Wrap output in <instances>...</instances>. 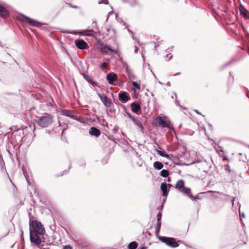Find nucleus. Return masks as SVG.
Segmentation results:
<instances>
[{
    "label": "nucleus",
    "mask_w": 249,
    "mask_h": 249,
    "mask_svg": "<svg viewBox=\"0 0 249 249\" xmlns=\"http://www.w3.org/2000/svg\"><path fill=\"white\" fill-rule=\"evenodd\" d=\"M26 179H27V181L28 182V183H29V184L30 185V182L29 181L28 179H27V178H26Z\"/></svg>",
    "instance_id": "680f3d73"
},
{
    "label": "nucleus",
    "mask_w": 249,
    "mask_h": 249,
    "mask_svg": "<svg viewBox=\"0 0 249 249\" xmlns=\"http://www.w3.org/2000/svg\"><path fill=\"white\" fill-rule=\"evenodd\" d=\"M240 12L241 15H243L244 17V18H248L247 14L245 12H244V11L241 10H240Z\"/></svg>",
    "instance_id": "c756f323"
},
{
    "label": "nucleus",
    "mask_w": 249,
    "mask_h": 249,
    "mask_svg": "<svg viewBox=\"0 0 249 249\" xmlns=\"http://www.w3.org/2000/svg\"><path fill=\"white\" fill-rule=\"evenodd\" d=\"M132 38L133 39H135V37L133 36H132Z\"/></svg>",
    "instance_id": "0e129e2a"
},
{
    "label": "nucleus",
    "mask_w": 249,
    "mask_h": 249,
    "mask_svg": "<svg viewBox=\"0 0 249 249\" xmlns=\"http://www.w3.org/2000/svg\"><path fill=\"white\" fill-rule=\"evenodd\" d=\"M75 45L77 48L80 50H84L88 48V44L82 39L75 40Z\"/></svg>",
    "instance_id": "6e6552de"
},
{
    "label": "nucleus",
    "mask_w": 249,
    "mask_h": 249,
    "mask_svg": "<svg viewBox=\"0 0 249 249\" xmlns=\"http://www.w3.org/2000/svg\"><path fill=\"white\" fill-rule=\"evenodd\" d=\"M148 69L149 70H150V71L152 70L150 64H148Z\"/></svg>",
    "instance_id": "5fc2aeb1"
},
{
    "label": "nucleus",
    "mask_w": 249,
    "mask_h": 249,
    "mask_svg": "<svg viewBox=\"0 0 249 249\" xmlns=\"http://www.w3.org/2000/svg\"><path fill=\"white\" fill-rule=\"evenodd\" d=\"M152 43H154L155 44V49H156L157 48V47L159 46V44L157 45L156 43L155 42H154V41H153Z\"/></svg>",
    "instance_id": "79ce46f5"
},
{
    "label": "nucleus",
    "mask_w": 249,
    "mask_h": 249,
    "mask_svg": "<svg viewBox=\"0 0 249 249\" xmlns=\"http://www.w3.org/2000/svg\"><path fill=\"white\" fill-rule=\"evenodd\" d=\"M69 6H70V7H71V8H73L74 9H79V7L77 6V5H72L71 4V3H66Z\"/></svg>",
    "instance_id": "72a5a7b5"
},
{
    "label": "nucleus",
    "mask_w": 249,
    "mask_h": 249,
    "mask_svg": "<svg viewBox=\"0 0 249 249\" xmlns=\"http://www.w3.org/2000/svg\"><path fill=\"white\" fill-rule=\"evenodd\" d=\"M131 120L134 123V124L136 126H138V127L139 128V129L141 131H143V125H142V124L141 121L140 120L134 117Z\"/></svg>",
    "instance_id": "6ab92c4d"
},
{
    "label": "nucleus",
    "mask_w": 249,
    "mask_h": 249,
    "mask_svg": "<svg viewBox=\"0 0 249 249\" xmlns=\"http://www.w3.org/2000/svg\"><path fill=\"white\" fill-rule=\"evenodd\" d=\"M63 249H72L71 247L69 245L64 246Z\"/></svg>",
    "instance_id": "58836bf2"
},
{
    "label": "nucleus",
    "mask_w": 249,
    "mask_h": 249,
    "mask_svg": "<svg viewBox=\"0 0 249 249\" xmlns=\"http://www.w3.org/2000/svg\"><path fill=\"white\" fill-rule=\"evenodd\" d=\"M20 232H21L20 236H21V237L22 238L23 237V231L22 230H20Z\"/></svg>",
    "instance_id": "de8ad7c7"
},
{
    "label": "nucleus",
    "mask_w": 249,
    "mask_h": 249,
    "mask_svg": "<svg viewBox=\"0 0 249 249\" xmlns=\"http://www.w3.org/2000/svg\"><path fill=\"white\" fill-rule=\"evenodd\" d=\"M107 79L109 84H113L114 82L117 81L118 76L115 73L110 72L107 75Z\"/></svg>",
    "instance_id": "1a4fd4ad"
},
{
    "label": "nucleus",
    "mask_w": 249,
    "mask_h": 249,
    "mask_svg": "<svg viewBox=\"0 0 249 249\" xmlns=\"http://www.w3.org/2000/svg\"><path fill=\"white\" fill-rule=\"evenodd\" d=\"M0 46H2V44L1 42L0 41Z\"/></svg>",
    "instance_id": "052dcab7"
},
{
    "label": "nucleus",
    "mask_w": 249,
    "mask_h": 249,
    "mask_svg": "<svg viewBox=\"0 0 249 249\" xmlns=\"http://www.w3.org/2000/svg\"><path fill=\"white\" fill-rule=\"evenodd\" d=\"M154 167L157 170H160L163 167V164L160 161H155L153 164Z\"/></svg>",
    "instance_id": "aec40b11"
},
{
    "label": "nucleus",
    "mask_w": 249,
    "mask_h": 249,
    "mask_svg": "<svg viewBox=\"0 0 249 249\" xmlns=\"http://www.w3.org/2000/svg\"><path fill=\"white\" fill-rule=\"evenodd\" d=\"M166 85L167 86H171V83L170 82H167Z\"/></svg>",
    "instance_id": "3c124183"
},
{
    "label": "nucleus",
    "mask_w": 249,
    "mask_h": 249,
    "mask_svg": "<svg viewBox=\"0 0 249 249\" xmlns=\"http://www.w3.org/2000/svg\"><path fill=\"white\" fill-rule=\"evenodd\" d=\"M166 57L169 58V59H171L172 58V55L171 53H168L166 55Z\"/></svg>",
    "instance_id": "ea45409f"
},
{
    "label": "nucleus",
    "mask_w": 249,
    "mask_h": 249,
    "mask_svg": "<svg viewBox=\"0 0 249 249\" xmlns=\"http://www.w3.org/2000/svg\"><path fill=\"white\" fill-rule=\"evenodd\" d=\"M124 115L127 116L128 117H129L131 120L134 117V116H132L130 113H129L127 112H125Z\"/></svg>",
    "instance_id": "473e14b6"
},
{
    "label": "nucleus",
    "mask_w": 249,
    "mask_h": 249,
    "mask_svg": "<svg viewBox=\"0 0 249 249\" xmlns=\"http://www.w3.org/2000/svg\"><path fill=\"white\" fill-rule=\"evenodd\" d=\"M151 71L152 72V73H153V75H154V78H155V79H156V78H157V77H156V76L155 74H154V72L152 71V70H151Z\"/></svg>",
    "instance_id": "864d4df0"
},
{
    "label": "nucleus",
    "mask_w": 249,
    "mask_h": 249,
    "mask_svg": "<svg viewBox=\"0 0 249 249\" xmlns=\"http://www.w3.org/2000/svg\"><path fill=\"white\" fill-rule=\"evenodd\" d=\"M100 51L102 53L108 55H111L112 53H113L115 54L117 53V51L116 50L112 49L109 46L107 45L104 44H102L101 45Z\"/></svg>",
    "instance_id": "423d86ee"
},
{
    "label": "nucleus",
    "mask_w": 249,
    "mask_h": 249,
    "mask_svg": "<svg viewBox=\"0 0 249 249\" xmlns=\"http://www.w3.org/2000/svg\"><path fill=\"white\" fill-rule=\"evenodd\" d=\"M174 94L175 95V96H176V105L179 106L180 107H182L179 104V100L177 99V94L176 93L174 92Z\"/></svg>",
    "instance_id": "7c9ffc66"
},
{
    "label": "nucleus",
    "mask_w": 249,
    "mask_h": 249,
    "mask_svg": "<svg viewBox=\"0 0 249 249\" xmlns=\"http://www.w3.org/2000/svg\"><path fill=\"white\" fill-rule=\"evenodd\" d=\"M208 125H209V126L210 129H212H212H213V126H212V124H208Z\"/></svg>",
    "instance_id": "49530a36"
},
{
    "label": "nucleus",
    "mask_w": 249,
    "mask_h": 249,
    "mask_svg": "<svg viewBox=\"0 0 249 249\" xmlns=\"http://www.w3.org/2000/svg\"><path fill=\"white\" fill-rule=\"evenodd\" d=\"M195 111L197 114L201 115V114L197 110H195Z\"/></svg>",
    "instance_id": "603ef678"
},
{
    "label": "nucleus",
    "mask_w": 249,
    "mask_h": 249,
    "mask_svg": "<svg viewBox=\"0 0 249 249\" xmlns=\"http://www.w3.org/2000/svg\"><path fill=\"white\" fill-rule=\"evenodd\" d=\"M158 239L161 242L165 243L168 246L172 248L178 247L179 245L176 241V239L172 237H167L165 236H159Z\"/></svg>",
    "instance_id": "39448f33"
},
{
    "label": "nucleus",
    "mask_w": 249,
    "mask_h": 249,
    "mask_svg": "<svg viewBox=\"0 0 249 249\" xmlns=\"http://www.w3.org/2000/svg\"><path fill=\"white\" fill-rule=\"evenodd\" d=\"M236 197H233V199L232 200V207L234 205V200L235 199Z\"/></svg>",
    "instance_id": "c03bdc74"
},
{
    "label": "nucleus",
    "mask_w": 249,
    "mask_h": 249,
    "mask_svg": "<svg viewBox=\"0 0 249 249\" xmlns=\"http://www.w3.org/2000/svg\"><path fill=\"white\" fill-rule=\"evenodd\" d=\"M231 80L232 82L234 81V77L231 75V74L229 73V81Z\"/></svg>",
    "instance_id": "e433bc0d"
},
{
    "label": "nucleus",
    "mask_w": 249,
    "mask_h": 249,
    "mask_svg": "<svg viewBox=\"0 0 249 249\" xmlns=\"http://www.w3.org/2000/svg\"><path fill=\"white\" fill-rule=\"evenodd\" d=\"M158 83L161 85H163V83L161 82L160 81H159Z\"/></svg>",
    "instance_id": "13d9d810"
},
{
    "label": "nucleus",
    "mask_w": 249,
    "mask_h": 249,
    "mask_svg": "<svg viewBox=\"0 0 249 249\" xmlns=\"http://www.w3.org/2000/svg\"><path fill=\"white\" fill-rule=\"evenodd\" d=\"M84 78L89 83H90L92 86L95 87L98 86V84L96 82L94 81L92 78L89 76L88 73H84Z\"/></svg>",
    "instance_id": "9b49d317"
},
{
    "label": "nucleus",
    "mask_w": 249,
    "mask_h": 249,
    "mask_svg": "<svg viewBox=\"0 0 249 249\" xmlns=\"http://www.w3.org/2000/svg\"><path fill=\"white\" fill-rule=\"evenodd\" d=\"M106 65V63H103L100 66V68L101 69H103V68L105 66V65Z\"/></svg>",
    "instance_id": "a19ab883"
},
{
    "label": "nucleus",
    "mask_w": 249,
    "mask_h": 249,
    "mask_svg": "<svg viewBox=\"0 0 249 249\" xmlns=\"http://www.w3.org/2000/svg\"><path fill=\"white\" fill-rule=\"evenodd\" d=\"M161 224V221H157V224L155 227V233L156 234H158L160 232Z\"/></svg>",
    "instance_id": "4be33fe9"
},
{
    "label": "nucleus",
    "mask_w": 249,
    "mask_h": 249,
    "mask_svg": "<svg viewBox=\"0 0 249 249\" xmlns=\"http://www.w3.org/2000/svg\"><path fill=\"white\" fill-rule=\"evenodd\" d=\"M9 11L2 5L0 4V17L6 18L9 16Z\"/></svg>",
    "instance_id": "f8f14e48"
},
{
    "label": "nucleus",
    "mask_w": 249,
    "mask_h": 249,
    "mask_svg": "<svg viewBox=\"0 0 249 249\" xmlns=\"http://www.w3.org/2000/svg\"><path fill=\"white\" fill-rule=\"evenodd\" d=\"M138 2L136 0H133V1L130 2V4L132 6H135L137 4Z\"/></svg>",
    "instance_id": "f704fd0d"
},
{
    "label": "nucleus",
    "mask_w": 249,
    "mask_h": 249,
    "mask_svg": "<svg viewBox=\"0 0 249 249\" xmlns=\"http://www.w3.org/2000/svg\"><path fill=\"white\" fill-rule=\"evenodd\" d=\"M240 217H245V214H244V213H242V214H241V213H240Z\"/></svg>",
    "instance_id": "09e8293b"
},
{
    "label": "nucleus",
    "mask_w": 249,
    "mask_h": 249,
    "mask_svg": "<svg viewBox=\"0 0 249 249\" xmlns=\"http://www.w3.org/2000/svg\"><path fill=\"white\" fill-rule=\"evenodd\" d=\"M132 85L138 89H140V85L137 82L133 81L132 82Z\"/></svg>",
    "instance_id": "cd10ccee"
},
{
    "label": "nucleus",
    "mask_w": 249,
    "mask_h": 249,
    "mask_svg": "<svg viewBox=\"0 0 249 249\" xmlns=\"http://www.w3.org/2000/svg\"><path fill=\"white\" fill-rule=\"evenodd\" d=\"M132 38L133 39H135V37L133 36H132Z\"/></svg>",
    "instance_id": "69168bd1"
},
{
    "label": "nucleus",
    "mask_w": 249,
    "mask_h": 249,
    "mask_svg": "<svg viewBox=\"0 0 249 249\" xmlns=\"http://www.w3.org/2000/svg\"><path fill=\"white\" fill-rule=\"evenodd\" d=\"M168 186L169 187V188H170V187L172 186V185L171 184H168Z\"/></svg>",
    "instance_id": "4d7b16f0"
},
{
    "label": "nucleus",
    "mask_w": 249,
    "mask_h": 249,
    "mask_svg": "<svg viewBox=\"0 0 249 249\" xmlns=\"http://www.w3.org/2000/svg\"><path fill=\"white\" fill-rule=\"evenodd\" d=\"M156 120L158 122L159 125L161 126L163 128H170L169 124H168V123L166 122L161 117H158L156 118Z\"/></svg>",
    "instance_id": "ddd939ff"
},
{
    "label": "nucleus",
    "mask_w": 249,
    "mask_h": 249,
    "mask_svg": "<svg viewBox=\"0 0 249 249\" xmlns=\"http://www.w3.org/2000/svg\"><path fill=\"white\" fill-rule=\"evenodd\" d=\"M43 249H48V248H43Z\"/></svg>",
    "instance_id": "774afa93"
},
{
    "label": "nucleus",
    "mask_w": 249,
    "mask_h": 249,
    "mask_svg": "<svg viewBox=\"0 0 249 249\" xmlns=\"http://www.w3.org/2000/svg\"><path fill=\"white\" fill-rule=\"evenodd\" d=\"M171 181V179H170V178H168V181Z\"/></svg>",
    "instance_id": "bf43d9fd"
},
{
    "label": "nucleus",
    "mask_w": 249,
    "mask_h": 249,
    "mask_svg": "<svg viewBox=\"0 0 249 249\" xmlns=\"http://www.w3.org/2000/svg\"><path fill=\"white\" fill-rule=\"evenodd\" d=\"M180 74V72H178L176 74H174V76L178 75H179Z\"/></svg>",
    "instance_id": "6e6d98bb"
},
{
    "label": "nucleus",
    "mask_w": 249,
    "mask_h": 249,
    "mask_svg": "<svg viewBox=\"0 0 249 249\" xmlns=\"http://www.w3.org/2000/svg\"><path fill=\"white\" fill-rule=\"evenodd\" d=\"M36 121L39 126L45 128L49 127L53 124V119L51 114L45 113L42 116L37 117Z\"/></svg>",
    "instance_id": "f03ea898"
},
{
    "label": "nucleus",
    "mask_w": 249,
    "mask_h": 249,
    "mask_svg": "<svg viewBox=\"0 0 249 249\" xmlns=\"http://www.w3.org/2000/svg\"><path fill=\"white\" fill-rule=\"evenodd\" d=\"M92 27L94 28L95 29H98V26H97V23L96 21H93L92 22Z\"/></svg>",
    "instance_id": "c9c22d12"
},
{
    "label": "nucleus",
    "mask_w": 249,
    "mask_h": 249,
    "mask_svg": "<svg viewBox=\"0 0 249 249\" xmlns=\"http://www.w3.org/2000/svg\"><path fill=\"white\" fill-rule=\"evenodd\" d=\"M118 97L119 100L123 103H125L130 100V98L127 95V93L125 91L120 92L119 93Z\"/></svg>",
    "instance_id": "9d476101"
},
{
    "label": "nucleus",
    "mask_w": 249,
    "mask_h": 249,
    "mask_svg": "<svg viewBox=\"0 0 249 249\" xmlns=\"http://www.w3.org/2000/svg\"><path fill=\"white\" fill-rule=\"evenodd\" d=\"M169 175V172L167 170L163 169L160 172V175L163 178L167 177Z\"/></svg>",
    "instance_id": "b1692460"
},
{
    "label": "nucleus",
    "mask_w": 249,
    "mask_h": 249,
    "mask_svg": "<svg viewBox=\"0 0 249 249\" xmlns=\"http://www.w3.org/2000/svg\"><path fill=\"white\" fill-rule=\"evenodd\" d=\"M28 214H29V216H30V215H31V213L29 212Z\"/></svg>",
    "instance_id": "e2e57ef3"
},
{
    "label": "nucleus",
    "mask_w": 249,
    "mask_h": 249,
    "mask_svg": "<svg viewBox=\"0 0 249 249\" xmlns=\"http://www.w3.org/2000/svg\"><path fill=\"white\" fill-rule=\"evenodd\" d=\"M159 38H158V39H157V42H160V41H159Z\"/></svg>",
    "instance_id": "338daca9"
},
{
    "label": "nucleus",
    "mask_w": 249,
    "mask_h": 249,
    "mask_svg": "<svg viewBox=\"0 0 249 249\" xmlns=\"http://www.w3.org/2000/svg\"><path fill=\"white\" fill-rule=\"evenodd\" d=\"M175 188L178 189L180 192L187 196L189 198L194 199H198L199 197L196 196H194L191 193L190 188L186 187L184 186V182L183 180H178L175 184Z\"/></svg>",
    "instance_id": "7ed1b4c3"
},
{
    "label": "nucleus",
    "mask_w": 249,
    "mask_h": 249,
    "mask_svg": "<svg viewBox=\"0 0 249 249\" xmlns=\"http://www.w3.org/2000/svg\"><path fill=\"white\" fill-rule=\"evenodd\" d=\"M157 153L161 157L167 158L168 160H171V158L173 157L172 154H168L164 150H156Z\"/></svg>",
    "instance_id": "dca6fc26"
},
{
    "label": "nucleus",
    "mask_w": 249,
    "mask_h": 249,
    "mask_svg": "<svg viewBox=\"0 0 249 249\" xmlns=\"http://www.w3.org/2000/svg\"><path fill=\"white\" fill-rule=\"evenodd\" d=\"M17 18L21 22L28 23L33 26L39 27L41 26V24L37 20L26 16L22 14H18Z\"/></svg>",
    "instance_id": "20e7f679"
},
{
    "label": "nucleus",
    "mask_w": 249,
    "mask_h": 249,
    "mask_svg": "<svg viewBox=\"0 0 249 249\" xmlns=\"http://www.w3.org/2000/svg\"><path fill=\"white\" fill-rule=\"evenodd\" d=\"M99 4H107L108 3V0H101V1H99L98 2Z\"/></svg>",
    "instance_id": "2f4dec72"
},
{
    "label": "nucleus",
    "mask_w": 249,
    "mask_h": 249,
    "mask_svg": "<svg viewBox=\"0 0 249 249\" xmlns=\"http://www.w3.org/2000/svg\"><path fill=\"white\" fill-rule=\"evenodd\" d=\"M138 246V243L136 241L130 242L127 247L128 249H136Z\"/></svg>",
    "instance_id": "412c9836"
},
{
    "label": "nucleus",
    "mask_w": 249,
    "mask_h": 249,
    "mask_svg": "<svg viewBox=\"0 0 249 249\" xmlns=\"http://www.w3.org/2000/svg\"><path fill=\"white\" fill-rule=\"evenodd\" d=\"M89 134L91 136H94L96 137H98L101 134V132L96 127L92 126L90 128Z\"/></svg>",
    "instance_id": "4468645a"
},
{
    "label": "nucleus",
    "mask_w": 249,
    "mask_h": 249,
    "mask_svg": "<svg viewBox=\"0 0 249 249\" xmlns=\"http://www.w3.org/2000/svg\"><path fill=\"white\" fill-rule=\"evenodd\" d=\"M141 249H147V247L142 246V247H141Z\"/></svg>",
    "instance_id": "8fccbe9b"
},
{
    "label": "nucleus",
    "mask_w": 249,
    "mask_h": 249,
    "mask_svg": "<svg viewBox=\"0 0 249 249\" xmlns=\"http://www.w3.org/2000/svg\"><path fill=\"white\" fill-rule=\"evenodd\" d=\"M126 72H127V75L130 79H131V78L135 79V78H136L135 75L133 73V72H132V71L131 70L128 69V66H126Z\"/></svg>",
    "instance_id": "5701e85b"
},
{
    "label": "nucleus",
    "mask_w": 249,
    "mask_h": 249,
    "mask_svg": "<svg viewBox=\"0 0 249 249\" xmlns=\"http://www.w3.org/2000/svg\"><path fill=\"white\" fill-rule=\"evenodd\" d=\"M106 29L107 32V34H110L112 32L114 34L116 33V30L114 29L111 28V27H106Z\"/></svg>",
    "instance_id": "a878e982"
},
{
    "label": "nucleus",
    "mask_w": 249,
    "mask_h": 249,
    "mask_svg": "<svg viewBox=\"0 0 249 249\" xmlns=\"http://www.w3.org/2000/svg\"><path fill=\"white\" fill-rule=\"evenodd\" d=\"M29 231L31 242L36 246L39 245L41 242L40 235L45 233L44 226L40 222L30 218Z\"/></svg>",
    "instance_id": "f257e3e1"
},
{
    "label": "nucleus",
    "mask_w": 249,
    "mask_h": 249,
    "mask_svg": "<svg viewBox=\"0 0 249 249\" xmlns=\"http://www.w3.org/2000/svg\"><path fill=\"white\" fill-rule=\"evenodd\" d=\"M64 172H65V171L62 172L61 173V174H60V175H55V176H56V177L62 176L63 175V174H63V173H64Z\"/></svg>",
    "instance_id": "a18cd8bd"
},
{
    "label": "nucleus",
    "mask_w": 249,
    "mask_h": 249,
    "mask_svg": "<svg viewBox=\"0 0 249 249\" xmlns=\"http://www.w3.org/2000/svg\"><path fill=\"white\" fill-rule=\"evenodd\" d=\"M80 34H82V35H86L88 36H92V34H90V33H89V34H84V33L83 32H80L79 33Z\"/></svg>",
    "instance_id": "4c0bfd02"
},
{
    "label": "nucleus",
    "mask_w": 249,
    "mask_h": 249,
    "mask_svg": "<svg viewBox=\"0 0 249 249\" xmlns=\"http://www.w3.org/2000/svg\"><path fill=\"white\" fill-rule=\"evenodd\" d=\"M130 106L132 111L135 113H138L139 111L141 110L140 105L135 102L132 103Z\"/></svg>",
    "instance_id": "a211bd4d"
},
{
    "label": "nucleus",
    "mask_w": 249,
    "mask_h": 249,
    "mask_svg": "<svg viewBox=\"0 0 249 249\" xmlns=\"http://www.w3.org/2000/svg\"><path fill=\"white\" fill-rule=\"evenodd\" d=\"M232 63V61H230L229 62H227L226 63H225V64L221 66L220 67H219V70L220 71H222L223 70H224L226 67L229 66V65H230Z\"/></svg>",
    "instance_id": "393cba45"
},
{
    "label": "nucleus",
    "mask_w": 249,
    "mask_h": 249,
    "mask_svg": "<svg viewBox=\"0 0 249 249\" xmlns=\"http://www.w3.org/2000/svg\"><path fill=\"white\" fill-rule=\"evenodd\" d=\"M138 47H137V46H136V47H135V50H134V52H135V53H137V52H138Z\"/></svg>",
    "instance_id": "37998d69"
},
{
    "label": "nucleus",
    "mask_w": 249,
    "mask_h": 249,
    "mask_svg": "<svg viewBox=\"0 0 249 249\" xmlns=\"http://www.w3.org/2000/svg\"><path fill=\"white\" fill-rule=\"evenodd\" d=\"M160 189L162 192V196L166 197L169 190V189H168L167 188V184L165 182L162 183L160 185Z\"/></svg>",
    "instance_id": "f3484780"
},
{
    "label": "nucleus",
    "mask_w": 249,
    "mask_h": 249,
    "mask_svg": "<svg viewBox=\"0 0 249 249\" xmlns=\"http://www.w3.org/2000/svg\"><path fill=\"white\" fill-rule=\"evenodd\" d=\"M162 217V214L160 212H159L157 215V221H161Z\"/></svg>",
    "instance_id": "c85d7f7f"
},
{
    "label": "nucleus",
    "mask_w": 249,
    "mask_h": 249,
    "mask_svg": "<svg viewBox=\"0 0 249 249\" xmlns=\"http://www.w3.org/2000/svg\"><path fill=\"white\" fill-rule=\"evenodd\" d=\"M97 94L106 107H111L112 103L110 99H108L107 97L104 94L99 92H97Z\"/></svg>",
    "instance_id": "0eeeda50"
},
{
    "label": "nucleus",
    "mask_w": 249,
    "mask_h": 249,
    "mask_svg": "<svg viewBox=\"0 0 249 249\" xmlns=\"http://www.w3.org/2000/svg\"><path fill=\"white\" fill-rule=\"evenodd\" d=\"M61 112L62 113V114L65 116L69 117L74 120H79L77 116L72 114V113H71V112H70L69 111L67 110L64 109L62 110Z\"/></svg>",
    "instance_id": "2eb2a0df"
},
{
    "label": "nucleus",
    "mask_w": 249,
    "mask_h": 249,
    "mask_svg": "<svg viewBox=\"0 0 249 249\" xmlns=\"http://www.w3.org/2000/svg\"><path fill=\"white\" fill-rule=\"evenodd\" d=\"M224 170L226 172L230 173L231 172V167L229 164L224 165Z\"/></svg>",
    "instance_id": "bb28decb"
}]
</instances>
